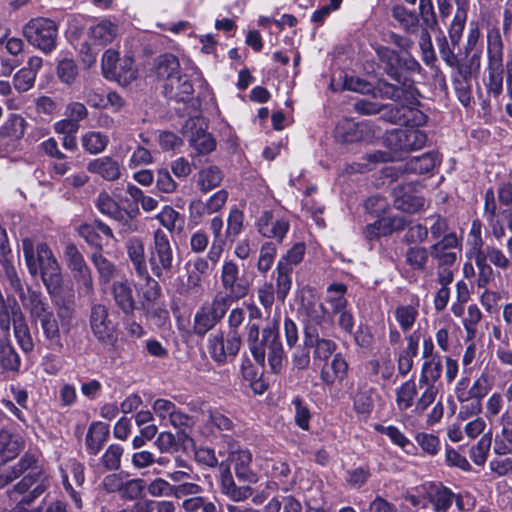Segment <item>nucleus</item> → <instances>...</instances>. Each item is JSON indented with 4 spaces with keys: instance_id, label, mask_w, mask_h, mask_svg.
I'll return each mask as SVG.
<instances>
[{
    "instance_id": "nucleus-7",
    "label": "nucleus",
    "mask_w": 512,
    "mask_h": 512,
    "mask_svg": "<svg viewBox=\"0 0 512 512\" xmlns=\"http://www.w3.org/2000/svg\"><path fill=\"white\" fill-rule=\"evenodd\" d=\"M94 204L101 214L117 222L121 227L122 232L133 233L138 230L137 216L140 212L137 206L130 209H124L107 191L104 190L99 192Z\"/></svg>"
},
{
    "instance_id": "nucleus-46",
    "label": "nucleus",
    "mask_w": 512,
    "mask_h": 512,
    "mask_svg": "<svg viewBox=\"0 0 512 512\" xmlns=\"http://www.w3.org/2000/svg\"><path fill=\"white\" fill-rule=\"evenodd\" d=\"M276 256V244L271 241L264 242L260 247L259 257L257 261L258 272L261 274H266L272 268Z\"/></svg>"
},
{
    "instance_id": "nucleus-1",
    "label": "nucleus",
    "mask_w": 512,
    "mask_h": 512,
    "mask_svg": "<svg viewBox=\"0 0 512 512\" xmlns=\"http://www.w3.org/2000/svg\"><path fill=\"white\" fill-rule=\"evenodd\" d=\"M8 282L11 289L19 296L31 324L41 328L48 346L53 350L62 349L61 327L64 328L66 321L69 322L72 317L73 311L70 307L63 305L55 314L43 293L31 287L25 290L19 275L14 274L11 268L8 269Z\"/></svg>"
},
{
    "instance_id": "nucleus-36",
    "label": "nucleus",
    "mask_w": 512,
    "mask_h": 512,
    "mask_svg": "<svg viewBox=\"0 0 512 512\" xmlns=\"http://www.w3.org/2000/svg\"><path fill=\"white\" fill-rule=\"evenodd\" d=\"M156 73L158 78L168 82L181 74L178 58L173 54H164L157 58Z\"/></svg>"
},
{
    "instance_id": "nucleus-20",
    "label": "nucleus",
    "mask_w": 512,
    "mask_h": 512,
    "mask_svg": "<svg viewBox=\"0 0 512 512\" xmlns=\"http://www.w3.org/2000/svg\"><path fill=\"white\" fill-rule=\"evenodd\" d=\"M24 447V439L7 429L0 430V464L4 465L18 456Z\"/></svg>"
},
{
    "instance_id": "nucleus-61",
    "label": "nucleus",
    "mask_w": 512,
    "mask_h": 512,
    "mask_svg": "<svg viewBox=\"0 0 512 512\" xmlns=\"http://www.w3.org/2000/svg\"><path fill=\"white\" fill-rule=\"evenodd\" d=\"M259 303L263 306L265 312L269 315L275 302L276 291L272 282H264L257 289Z\"/></svg>"
},
{
    "instance_id": "nucleus-29",
    "label": "nucleus",
    "mask_w": 512,
    "mask_h": 512,
    "mask_svg": "<svg viewBox=\"0 0 512 512\" xmlns=\"http://www.w3.org/2000/svg\"><path fill=\"white\" fill-rule=\"evenodd\" d=\"M20 356L8 340L0 342V380L4 379L6 372H18Z\"/></svg>"
},
{
    "instance_id": "nucleus-15",
    "label": "nucleus",
    "mask_w": 512,
    "mask_h": 512,
    "mask_svg": "<svg viewBox=\"0 0 512 512\" xmlns=\"http://www.w3.org/2000/svg\"><path fill=\"white\" fill-rule=\"evenodd\" d=\"M183 133L198 155L209 154L216 148L215 139L206 131L200 119H188L183 127Z\"/></svg>"
},
{
    "instance_id": "nucleus-41",
    "label": "nucleus",
    "mask_w": 512,
    "mask_h": 512,
    "mask_svg": "<svg viewBox=\"0 0 512 512\" xmlns=\"http://www.w3.org/2000/svg\"><path fill=\"white\" fill-rule=\"evenodd\" d=\"M223 180L221 170L216 166L203 168L198 173L197 184L201 192L206 193L220 185Z\"/></svg>"
},
{
    "instance_id": "nucleus-30",
    "label": "nucleus",
    "mask_w": 512,
    "mask_h": 512,
    "mask_svg": "<svg viewBox=\"0 0 512 512\" xmlns=\"http://www.w3.org/2000/svg\"><path fill=\"white\" fill-rule=\"evenodd\" d=\"M109 438V426L102 422H94L86 435V446L90 454L97 455Z\"/></svg>"
},
{
    "instance_id": "nucleus-31",
    "label": "nucleus",
    "mask_w": 512,
    "mask_h": 512,
    "mask_svg": "<svg viewBox=\"0 0 512 512\" xmlns=\"http://www.w3.org/2000/svg\"><path fill=\"white\" fill-rule=\"evenodd\" d=\"M428 497L435 512H446L453 504L455 494L441 484H433L428 491Z\"/></svg>"
},
{
    "instance_id": "nucleus-26",
    "label": "nucleus",
    "mask_w": 512,
    "mask_h": 512,
    "mask_svg": "<svg viewBox=\"0 0 512 512\" xmlns=\"http://www.w3.org/2000/svg\"><path fill=\"white\" fill-rule=\"evenodd\" d=\"M236 477L243 482L254 483L257 475L251 469L252 454L247 449H239L232 454Z\"/></svg>"
},
{
    "instance_id": "nucleus-47",
    "label": "nucleus",
    "mask_w": 512,
    "mask_h": 512,
    "mask_svg": "<svg viewBox=\"0 0 512 512\" xmlns=\"http://www.w3.org/2000/svg\"><path fill=\"white\" fill-rule=\"evenodd\" d=\"M376 429L378 432L386 435L393 444L399 446L405 452L410 453L411 450L415 449L413 443L397 427L393 425H378Z\"/></svg>"
},
{
    "instance_id": "nucleus-32",
    "label": "nucleus",
    "mask_w": 512,
    "mask_h": 512,
    "mask_svg": "<svg viewBox=\"0 0 512 512\" xmlns=\"http://www.w3.org/2000/svg\"><path fill=\"white\" fill-rule=\"evenodd\" d=\"M376 53L382 63L385 64V72L393 80L401 81V57L394 50L380 46L376 49Z\"/></svg>"
},
{
    "instance_id": "nucleus-6",
    "label": "nucleus",
    "mask_w": 512,
    "mask_h": 512,
    "mask_svg": "<svg viewBox=\"0 0 512 512\" xmlns=\"http://www.w3.org/2000/svg\"><path fill=\"white\" fill-rule=\"evenodd\" d=\"M220 283L225 292H217L215 295L225 298L230 305L245 298L251 289V282L241 273L238 263L228 258L220 268Z\"/></svg>"
},
{
    "instance_id": "nucleus-37",
    "label": "nucleus",
    "mask_w": 512,
    "mask_h": 512,
    "mask_svg": "<svg viewBox=\"0 0 512 512\" xmlns=\"http://www.w3.org/2000/svg\"><path fill=\"white\" fill-rule=\"evenodd\" d=\"M346 293L347 286L343 283H332L326 288L325 301L330 306L332 314L347 308Z\"/></svg>"
},
{
    "instance_id": "nucleus-2",
    "label": "nucleus",
    "mask_w": 512,
    "mask_h": 512,
    "mask_svg": "<svg viewBox=\"0 0 512 512\" xmlns=\"http://www.w3.org/2000/svg\"><path fill=\"white\" fill-rule=\"evenodd\" d=\"M300 312L303 316L305 346L314 348V359L327 361L337 348L333 340L326 338L333 328L327 308L312 297L302 301Z\"/></svg>"
},
{
    "instance_id": "nucleus-28",
    "label": "nucleus",
    "mask_w": 512,
    "mask_h": 512,
    "mask_svg": "<svg viewBox=\"0 0 512 512\" xmlns=\"http://www.w3.org/2000/svg\"><path fill=\"white\" fill-rule=\"evenodd\" d=\"M437 156L433 153H425L419 157H413L404 164L397 167V171L401 174H424L434 169L437 164Z\"/></svg>"
},
{
    "instance_id": "nucleus-52",
    "label": "nucleus",
    "mask_w": 512,
    "mask_h": 512,
    "mask_svg": "<svg viewBox=\"0 0 512 512\" xmlns=\"http://www.w3.org/2000/svg\"><path fill=\"white\" fill-rule=\"evenodd\" d=\"M429 250L425 247L414 246L405 254L406 263L414 270H424L429 257Z\"/></svg>"
},
{
    "instance_id": "nucleus-21",
    "label": "nucleus",
    "mask_w": 512,
    "mask_h": 512,
    "mask_svg": "<svg viewBox=\"0 0 512 512\" xmlns=\"http://www.w3.org/2000/svg\"><path fill=\"white\" fill-rule=\"evenodd\" d=\"M193 85L186 75H178L172 77L170 81L163 85L164 95L177 102H185L190 99L193 94Z\"/></svg>"
},
{
    "instance_id": "nucleus-44",
    "label": "nucleus",
    "mask_w": 512,
    "mask_h": 512,
    "mask_svg": "<svg viewBox=\"0 0 512 512\" xmlns=\"http://www.w3.org/2000/svg\"><path fill=\"white\" fill-rule=\"evenodd\" d=\"M417 395V387L413 380L404 382L396 390V404L400 411H406L409 409L414 402L415 396Z\"/></svg>"
},
{
    "instance_id": "nucleus-22",
    "label": "nucleus",
    "mask_w": 512,
    "mask_h": 512,
    "mask_svg": "<svg viewBox=\"0 0 512 512\" xmlns=\"http://www.w3.org/2000/svg\"><path fill=\"white\" fill-rule=\"evenodd\" d=\"M220 491L231 501H245L252 495L250 486H237L232 474L228 468L224 469L220 475Z\"/></svg>"
},
{
    "instance_id": "nucleus-42",
    "label": "nucleus",
    "mask_w": 512,
    "mask_h": 512,
    "mask_svg": "<svg viewBox=\"0 0 512 512\" xmlns=\"http://www.w3.org/2000/svg\"><path fill=\"white\" fill-rule=\"evenodd\" d=\"M443 371L442 359L437 358L433 360L423 361L421 373L419 377V385L430 384L439 385L438 381L441 378Z\"/></svg>"
},
{
    "instance_id": "nucleus-23",
    "label": "nucleus",
    "mask_w": 512,
    "mask_h": 512,
    "mask_svg": "<svg viewBox=\"0 0 512 512\" xmlns=\"http://www.w3.org/2000/svg\"><path fill=\"white\" fill-rule=\"evenodd\" d=\"M113 299L124 314H131L135 308L132 288L126 278L114 281L111 287Z\"/></svg>"
},
{
    "instance_id": "nucleus-14",
    "label": "nucleus",
    "mask_w": 512,
    "mask_h": 512,
    "mask_svg": "<svg viewBox=\"0 0 512 512\" xmlns=\"http://www.w3.org/2000/svg\"><path fill=\"white\" fill-rule=\"evenodd\" d=\"M64 259L80 290L86 294L93 292V277L83 255L73 243L65 246Z\"/></svg>"
},
{
    "instance_id": "nucleus-50",
    "label": "nucleus",
    "mask_w": 512,
    "mask_h": 512,
    "mask_svg": "<svg viewBox=\"0 0 512 512\" xmlns=\"http://www.w3.org/2000/svg\"><path fill=\"white\" fill-rule=\"evenodd\" d=\"M0 264L3 268L6 279L8 280V269H12L14 274H18L14 264L13 255L8 243L7 233L4 228L0 226Z\"/></svg>"
},
{
    "instance_id": "nucleus-53",
    "label": "nucleus",
    "mask_w": 512,
    "mask_h": 512,
    "mask_svg": "<svg viewBox=\"0 0 512 512\" xmlns=\"http://www.w3.org/2000/svg\"><path fill=\"white\" fill-rule=\"evenodd\" d=\"M244 213L238 208H231L227 217L226 238L234 240L243 230Z\"/></svg>"
},
{
    "instance_id": "nucleus-56",
    "label": "nucleus",
    "mask_w": 512,
    "mask_h": 512,
    "mask_svg": "<svg viewBox=\"0 0 512 512\" xmlns=\"http://www.w3.org/2000/svg\"><path fill=\"white\" fill-rule=\"evenodd\" d=\"M418 102L413 101L411 105H404L403 125L407 128H415L426 123L427 116L417 108Z\"/></svg>"
},
{
    "instance_id": "nucleus-9",
    "label": "nucleus",
    "mask_w": 512,
    "mask_h": 512,
    "mask_svg": "<svg viewBox=\"0 0 512 512\" xmlns=\"http://www.w3.org/2000/svg\"><path fill=\"white\" fill-rule=\"evenodd\" d=\"M89 325L92 334L103 346L115 347L118 341V324L110 318L107 306L103 304L92 305Z\"/></svg>"
},
{
    "instance_id": "nucleus-63",
    "label": "nucleus",
    "mask_w": 512,
    "mask_h": 512,
    "mask_svg": "<svg viewBox=\"0 0 512 512\" xmlns=\"http://www.w3.org/2000/svg\"><path fill=\"white\" fill-rule=\"evenodd\" d=\"M47 489V484L35 486L31 492L22 496L10 512H29L30 505Z\"/></svg>"
},
{
    "instance_id": "nucleus-55",
    "label": "nucleus",
    "mask_w": 512,
    "mask_h": 512,
    "mask_svg": "<svg viewBox=\"0 0 512 512\" xmlns=\"http://www.w3.org/2000/svg\"><path fill=\"white\" fill-rule=\"evenodd\" d=\"M305 244L298 242L294 244L281 258L277 264L283 265L285 268L293 271L294 267L297 266L304 258Z\"/></svg>"
},
{
    "instance_id": "nucleus-39",
    "label": "nucleus",
    "mask_w": 512,
    "mask_h": 512,
    "mask_svg": "<svg viewBox=\"0 0 512 512\" xmlns=\"http://www.w3.org/2000/svg\"><path fill=\"white\" fill-rule=\"evenodd\" d=\"M91 261L98 272L100 282L107 284L117 277V266L108 260L105 256H103L100 252L93 253L91 256Z\"/></svg>"
},
{
    "instance_id": "nucleus-25",
    "label": "nucleus",
    "mask_w": 512,
    "mask_h": 512,
    "mask_svg": "<svg viewBox=\"0 0 512 512\" xmlns=\"http://www.w3.org/2000/svg\"><path fill=\"white\" fill-rule=\"evenodd\" d=\"M87 34L95 45L105 46L116 38L118 26L109 19H102L98 23L91 25Z\"/></svg>"
},
{
    "instance_id": "nucleus-57",
    "label": "nucleus",
    "mask_w": 512,
    "mask_h": 512,
    "mask_svg": "<svg viewBox=\"0 0 512 512\" xmlns=\"http://www.w3.org/2000/svg\"><path fill=\"white\" fill-rule=\"evenodd\" d=\"M37 458L32 454H25L22 456V458L19 460L17 464H15L12 468L15 472H17L18 477H20L22 474H33L34 471H37L38 473L35 475L37 478H47L41 468L37 465Z\"/></svg>"
},
{
    "instance_id": "nucleus-60",
    "label": "nucleus",
    "mask_w": 512,
    "mask_h": 512,
    "mask_svg": "<svg viewBox=\"0 0 512 512\" xmlns=\"http://www.w3.org/2000/svg\"><path fill=\"white\" fill-rule=\"evenodd\" d=\"M292 404L295 408L294 420L296 425L303 430H308L311 413L307 404L298 396L293 398Z\"/></svg>"
},
{
    "instance_id": "nucleus-10",
    "label": "nucleus",
    "mask_w": 512,
    "mask_h": 512,
    "mask_svg": "<svg viewBox=\"0 0 512 512\" xmlns=\"http://www.w3.org/2000/svg\"><path fill=\"white\" fill-rule=\"evenodd\" d=\"M231 305L225 298L214 295L210 303L198 308L193 319V330L198 336H204L212 330L226 315Z\"/></svg>"
},
{
    "instance_id": "nucleus-64",
    "label": "nucleus",
    "mask_w": 512,
    "mask_h": 512,
    "mask_svg": "<svg viewBox=\"0 0 512 512\" xmlns=\"http://www.w3.org/2000/svg\"><path fill=\"white\" fill-rule=\"evenodd\" d=\"M371 473L368 467L360 466L346 472V482L353 488L362 487L370 478Z\"/></svg>"
},
{
    "instance_id": "nucleus-34",
    "label": "nucleus",
    "mask_w": 512,
    "mask_h": 512,
    "mask_svg": "<svg viewBox=\"0 0 512 512\" xmlns=\"http://www.w3.org/2000/svg\"><path fill=\"white\" fill-rule=\"evenodd\" d=\"M419 304L398 305L393 310V316L400 329L406 333L410 331L419 315Z\"/></svg>"
},
{
    "instance_id": "nucleus-38",
    "label": "nucleus",
    "mask_w": 512,
    "mask_h": 512,
    "mask_svg": "<svg viewBox=\"0 0 512 512\" xmlns=\"http://www.w3.org/2000/svg\"><path fill=\"white\" fill-rule=\"evenodd\" d=\"M484 256V260L500 270H507L511 267V259L504 251L495 245H486L476 253Z\"/></svg>"
},
{
    "instance_id": "nucleus-54",
    "label": "nucleus",
    "mask_w": 512,
    "mask_h": 512,
    "mask_svg": "<svg viewBox=\"0 0 512 512\" xmlns=\"http://www.w3.org/2000/svg\"><path fill=\"white\" fill-rule=\"evenodd\" d=\"M205 277L189 269L187 271V279L178 287L177 291L180 295H189L201 293L204 290L203 282Z\"/></svg>"
},
{
    "instance_id": "nucleus-48",
    "label": "nucleus",
    "mask_w": 512,
    "mask_h": 512,
    "mask_svg": "<svg viewBox=\"0 0 512 512\" xmlns=\"http://www.w3.org/2000/svg\"><path fill=\"white\" fill-rule=\"evenodd\" d=\"M185 512H223L216 504L203 496H195L182 502Z\"/></svg>"
},
{
    "instance_id": "nucleus-59",
    "label": "nucleus",
    "mask_w": 512,
    "mask_h": 512,
    "mask_svg": "<svg viewBox=\"0 0 512 512\" xmlns=\"http://www.w3.org/2000/svg\"><path fill=\"white\" fill-rule=\"evenodd\" d=\"M145 281L141 286L142 296L147 303L156 302L161 296V287L157 280L152 278L147 271L146 275H137Z\"/></svg>"
},
{
    "instance_id": "nucleus-3",
    "label": "nucleus",
    "mask_w": 512,
    "mask_h": 512,
    "mask_svg": "<svg viewBox=\"0 0 512 512\" xmlns=\"http://www.w3.org/2000/svg\"><path fill=\"white\" fill-rule=\"evenodd\" d=\"M279 326V317L268 319L261 332L255 322H248L245 326L246 340L254 360L264 367L267 359L273 373L280 372L283 367L284 350Z\"/></svg>"
},
{
    "instance_id": "nucleus-16",
    "label": "nucleus",
    "mask_w": 512,
    "mask_h": 512,
    "mask_svg": "<svg viewBox=\"0 0 512 512\" xmlns=\"http://www.w3.org/2000/svg\"><path fill=\"white\" fill-rule=\"evenodd\" d=\"M461 246V239L455 232L445 234L429 249L431 257L438 266H452L457 260V249Z\"/></svg>"
},
{
    "instance_id": "nucleus-8",
    "label": "nucleus",
    "mask_w": 512,
    "mask_h": 512,
    "mask_svg": "<svg viewBox=\"0 0 512 512\" xmlns=\"http://www.w3.org/2000/svg\"><path fill=\"white\" fill-rule=\"evenodd\" d=\"M173 251L168 235L161 229L154 232L153 244L149 248V263L153 274L163 281L173 268Z\"/></svg>"
},
{
    "instance_id": "nucleus-62",
    "label": "nucleus",
    "mask_w": 512,
    "mask_h": 512,
    "mask_svg": "<svg viewBox=\"0 0 512 512\" xmlns=\"http://www.w3.org/2000/svg\"><path fill=\"white\" fill-rule=\"evenodd\" d=\"M267 472L278 484H284L291 473L289 465L282 460H271L267 464Z\"/></svg>"
},
{
    "instance_id": "nucleus-40",
    "label": "nucleus",
    "mask_w": 512,
    "mask_h": 512,
    "mask_svg": "<svg viewBox=\"0 0 512 512\" xmlns=\"http://www.w3.org/2000/svg\"><path fill=\"white\" fill-rule=\"evenodd\" d=\"M81 143L86 152L97 155L105 151L109 144V137L99 131H89L82 135Z\"/></svg>"
},
{
    "instance_id": "nucleus-12",
    "label": "nucleus",
    "mask_w": 512,
    "mask_h": 512,
    "mask_svg": "<svg viewBox=\"0 0 512 512\" xmlns=\"http://www.w3.org/2000/svg\"><path fill=\"white\" fill-rule=\"evenodd\" d=\"M241 336L239 333L228 332L226 337L218 331L211 334L207 340V348L211 358L218 364H225L233 359L241 347Z\"/></svg>"
},
{
    "instance_id": "nucleus-27",
    "label": "nucleus",
    "mask_w": 512,
    "mask_h": 512,
    "mask_svg": "<svg viewBox=\"0 0 512 512\" xmlns=\"http://www.w3.org/2000/svg\"><path fill=\"white\" fill-rule=\"evenodd\" d=\"M348 370V364L341 354H335L331 363L325 364L320 372V379L327 386H332L336 381H342Z\"/></svg>"
},
{
    "instance_id": "nucleus-49",
    "label": "nucleus",
    "mask_w": 512,
    "mask_h": 512,
    "mask_svg": "<svg viewBox=\"0 0 512 512\" xmlns=\"http://www.w3.org/2000/svg\"><path fill=\"white\" fill-rule=\"evenodd\" d=\"M392 14L407 32L415 33L417 31L419 19L415 12L408 11L403 6H395Z\"/></svg>"
},
{
    "instance_id": "nucleus-45",
    "label": "nucleus",
    "mask_w": 512,
    "mask_h": 512,
    "mask_svg": "<svg viewBox=\"0 0 512 512\" xmlns=\"http://www.w3.org/2000/svg\"><path fill=\"white\" fill-rule=\"evenodd\" d=\"M468 259L473 260L478 269L477 285L479 288H486L494 279L493 265L484 260V256L477 254L466 255Z\"/></svg>"
},
{
    "instance_id": "nucleus-11",
    "label": "nucleus",
    "mask_w": 512,
    "mask_h": 512,
    "mask_svg": "<svg viewBox=\"0 0 512 512\" xmlns=\"http://www.w3.org/2000/svg\"><path fill=\"white\" fill-rule=\"evenodd\" d=\"M27 41L41 51L48 53L56 46L57 26L48 18H35L23 27Z\"/></svg>"
},
{
    "instance_id": "nucleus-18",
    "label": "nucleus",
    "mask_w": 512,
    "mask_h": 512,
    "mask_svg": "<svg viewBox=\"0 0 512 512\" xmlns=\"http://www.w3.org/2000/svg\"><path fill=\"white\" fill-rule=\"evenodd\" d=\"M394 206L407 213H415L425 206V199L418 194L416 185L407 183L393 189Z\"/></svg>"
},
{
    "instance_id": "nucleus-51",
    "label": "nucleus",
    "mask_w": 512,
    "mask_h": 512,
    "mask_svg": "<svg viewBox=\"0 0 512 512\" xmlns=\"http://www.w3.org/2000/svg\"><path fill=\"white\" fill-rule=\"evenodd\" d=\"M492 444V433L484 434L470 450V457L476 465H483L488 457Z\"/></svg>"
},
{
    "instance_id": "nucleus-4",
    "label": "nucleus",
    "mask_w": 512,
    "mask_h": 512,
    "mask_svg": "<svg viewBox=\"0 0 512 512\" xmlns=\"http://www.w3.org/2000/svg\"><path fill=\"white\" fill-rule=\"evenodd\" d=\"M23 256L27 269L32 276L41 275L47 293L54 297L60 294L63 285L60 265L46 243L34 247L30 238L22 240Z\"/></svg>"
},
{
    "instance_id": "nucleus-58",
    "label": "nucleus",
    "mask_w": 512,
    "mask_h": 512,
    "mask_svg": "<svg viewBox=\"0 0 512 512\" xmlns=\"http://www.w3.org/2000/svg\"><path fill=\"white\" fill-rule=\"evenodd\" d=\"M123 448L119 444H111L101 457L103 466L110 471H116L121 466Z\"/></svg>"
},
{
    "instance_id": "nucleus-43",
    "label": "nucleus",
    "mask_w": 512,
    "mask_h": 512,
    "mask_svg": "<svg viewBox=\"0 0 512 512\" xmlns=\"http://www.w3.org/2000/svg\"><path fill=\"white\" fill-rule=\"evenodd\" d=\"M37 471H34L33 474H26L17 484L14 485L13 489L8 492L9 498L13 501L18 500V496L27 495L30 489L39 484H47L49 486L47 478H37L35 475Z\"/></svg>"
},
{
    "instance_id": "nucleus-24",
    "label": "nucleus",
    "mask_w": 512,
    "mask_h": 512,
    "mask_svg": "<svg viewBox=\"0 0 512 512\" xmlns=\"http://www.w3.org/2000/svg\"><path fill=\"white\" fill-rule=\"evenodd\" d=\"M13 328L15 338L23 351L29 352L33 349V341L26 323L25 316L17 303L12 307Z\"/></svg>"
},
{
    "instance_id": "nucleus-19",
    "label": "nucleus",
    "mask_w": 512,
    "mask_h": 512,
    "mask_svg": "<svg viewBox=\"0 0 512 512\" xmlns=\"http://www.w3.org/2000/svg\"><path fill=\"white\" fill-rule=\"evenodd\" d=\"M87 170L110 182L117 181L121 177V164L110 156L91 160L87 164Z\"/></svg>"
},
{
    "instance_id": "nucleus-5",
    "label": "nucleus",
    "mask_w": 512,
    "mask_h": 512,
    "mask_svg": "<svg viewBox=\"0 0 512 512\" xmlns=\"http://www.w3.org/2000/svg\"><path fill=\"white\" fill-rule=\"evenodd\" d=\"M503 49L504 44L500 31L492 27L487 32V80L486 88L488 93L498 97L503 91Z\"/></svg>"
},
{
    "instance_id": "nucleus-17",
    "label": "nucleus",
    "mask_w": 512,
    "mask_h": 512,
    "mask_svg": "<svg viewBox=\"0 0 512 512\" xmlns=\"http://www.w3.org/2000/svg\"><path fill=\"white\" fill-rule=\"evenodd\" d=\"M119 53L115 50L108 49L102 56V70L106 78L116 79L123 85H128L136 79V70L133 68L132 60L125 59V65H128L127 72L118 71Z\"/></svg>"
},
{
    "instance_id": "nucleus-13",
    "label": "nucleus",
    "mask_w": 512,
    "mask_h": 512,
    "mask_svg": "<svg viewBox=\"0 0 512 512\" xmlns=\"http://www.w3.org/2000/svg\"><path fill=\"white\" fill-rule=\"evenodd\" d=\"M426 141L425 132L417 128L393 129L384 138L385 145L395 152L419 150L425 146Z\"/></svg>"
},
{
    "instance_id": "nucleus-35",
    "label": "nucleus",
    "mask_w": 512,
    "mask_h": 512,
    "mask_svg": "<svg viewBox=\"0 0 512 512\" xmlns=\"http://www.w3.org/2000/svg\"><path fill=\"white\" fill-rule=\"evenodd\" d=\"M272 277L276 281L274 287L276 299L283 304L292 288V271L281 264H277Z\"/></svg>"
},
{
    "instance_id": "nucleus-33",
    "label": "nucleus",
    "mask_w": 512,
    "mask_h": 512,
    "mask_svg": "<svg viewBox=\"0 0 512 512\" xmlns=\"http://www.w3.org/2000/svg\"><path fill=\"white\" fill-rule=\"evenodd\" d=\"M126 250L136 275H146L148 269L145 261L144 244L142 240L138 238L130 239L126 244Z\"/></svg>"
}]
</instances>
